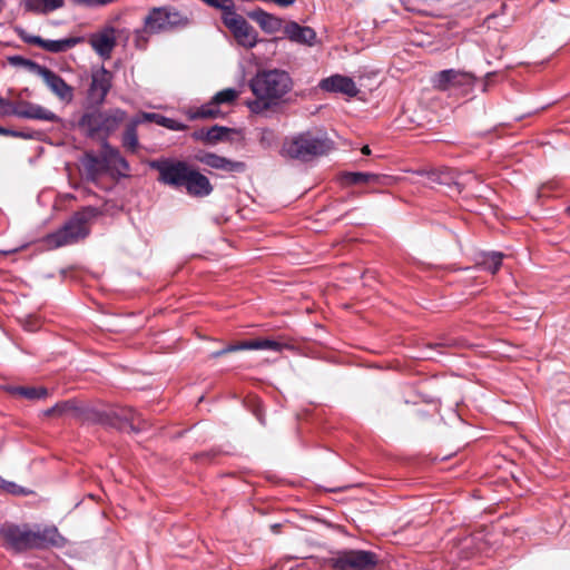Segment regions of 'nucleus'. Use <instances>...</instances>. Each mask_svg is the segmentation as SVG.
Segmentation results:
<instances>
[{"label":"nucleus","instance_id":"f3484780","mask_svg":"<svg viewBox=\"0 0 570 570\" xmlns=\"http://www.w3.org/2000/svg\"><path fill=\"white\" fill-rule=\"evenodd\" d=\"M283 32L292 42L312 47L316 42V32L312 27L301 26L296 21L287 22Z\"/></svg>","mask_w":570,"mask_h":570},{"label":"nucleus","instance_id":"412c9836","mask_svg":"<svg viewBox=\"0 0 570 570\" xmlns=\"http://www.w3.org/2000/svg\"><path fill=\"white\" fill-rule=\"evenodd\" d=\"M100 158L104 165L108 168H114L118 171L129 170V165L121 156L120 151L117 148L110 146L107 140L102 141Z\"/></svg>","mask_w":570,"mask_h":570},{"label":"nucleus","instance_id":"dca6fc26","mask_svg":"<svg viewBox=\"0 0 570 570\" xmlns=\"http://www.w3.org/2000/svg\"><path fill=\"white\" fill-rule=\"evenodd\" d=\"M16 116L19 118L45 120L51 122L61 121V119L55 112L40 105L29 101L17 102Z\"/></svg>","mask_w":570,"mask_h":570},{"label":"nucleus","instance_id":"f257e3e1","mask_svg":"<svg viewBox=\"0 0 570 570\" xmlns=\"http://www.w3.org/2000/svg\"><path fill=\"white\" fill-rule=\"evenodd\" d=\"M248 87L255 99L246 102L247 108L253 114L263 115L283 102L293 88V79L283 69H262L249 79Z\"/></svg>","mask_w":570,"mask_h":570},{"label":"nucleus","instance_id":"8fccbe9b","mask_svg":"<svg viewBox=\"0 0 570 570\" xmlns=\"http://www.w3.org/2000/svg\"><path fill=\"white\" fill-rule=\"evenodd\" d=\"M0 134H3V135H9L10 134V135H13V136H18L17 134L11 132V131H9V130H7L4 128H1V127H0Z\"/></svg>","mask_w":570,"mask_h":570},{"label":"nucleus","instance_id":"cd10ccee","mask_svg":"<svg viewBox=\"0 0 570 570\" xmlns=\"http://www.w3.org/2000/svg\"><path fill=\"white\" fill-rule=\"evenodd\" d=\"M503 254L501 252H484L479 256L478 265L492 274H495L502 265Z\"/></svg>","mask_w":570,"mask_h":570},{"label":"nucleus","instance_id":"58836bf2","mask_svg":"<svg viewBox=\"0 0 570 570\" xmlns=\"http://www.w3.org/2000/svg\"><path fill=\"white\" fill-rule=\"evenodd\" d=\"M17 111V104H12L3 98L0 97V115L2 116H16Z\"/></svg>","mask_w":570,"mask_h":570},{"label":"nucleus","instance_id":"393cba45","mask_svg":"<svg viewBox=\"0 0 570 570\" xmlns=\"http://www.w3.org/2000/svg\"><path fill=\"white\" fill-rule=\"evenodd\" d=\"M189 120L195 119H216L224 117V112L213 104V99L197 108H189L186 110Z\"/></svg>","mask_w":570,"mask_h":570},{"label":"nucleus","instance_id":"6e6552de","mask_svg":"<svg viewBox=\"0 0 570 570\" xmlns=\"http://www.w3.org/2000/svg\"><path fill=\"white\" fill-rule=\"evenodd\" d=\"M475 77L472 73L445 69L438 72L434 77V88L441 91L455 92L460 91L466 95L474 86Z\"/></svg>","mask_w":570,"mask_h":570},{"label":"nucleus","instance_id":"c9c22d12","mask_svg":"<svg viewBox=\"0 0 570 570\" xmlns=\"http://www.w3.org/2000/svg\"><path fill=\"white\" fill-rule=\"evenodd\" d=\"M14 394H19L29 400H37L46 397L48 394L47 389L45 387H27V386H18L12 390Z\"/></svg>","mask_w":570,"mask_h":570},{"label":"nucleus","instance_id":"f8f14e48","mask_svg":"<svg viewBox=\"0 0 570 570\" xmlns=\"http://www.w3.org/2000/svg\"><path fill=\"white\" fill-rule=\"evenodd\" d=\"M318 87L323 91L343 94L350 98L356 97L360 92L355 81L351 77L340 73H335L322 79L318 83Z\"/></svg>","mask_w":570,"mask_h":570},{"label":"nucleus","instance_id":"c03bdc74","mask_svg":"<svg viewBox=\"0 0 570 570\" xmlns=\"http://www.w3.org/2000/svg\"><path fill=\"white\" fill-rule=\"evenodd\" d=\"M114 0H90V8L100 7L112 2Z\"/></svg>","mask_w":570,"mask_h":570},{"label":"nucleus","instance_id":"0eeeda50","mask_svg":"<svg viewBox=\"0 0 570 570\" xmlns=\"http://www.w3.org/2000/svg\"><path fill=\"white\" fill-rule=\"evenodd\" d=\"M379 556L370 550L343 549L332 554L326 561L331 570H375Z\"/></svg>","mask_w":570,"mask_h":570},{"label":"nucleus","instance_id":"2eb2a0df","mask_svg":"<svg viewBox=\"0 0 570 570\" xmlns=\"http://www.w3.org/2000/svg\"><path fill=\"white\" fill-rule=\"evenodd\" d=\"M112 75L104 67L95 70L91 75L89 96L96 104H102L110 87Z\"/></svg>","mask_w":570,"mask_h":570},{"label":"nucleus","instance_id":"49530a36","mask_svg":"<svg viewBox=\"0 0 570 570\" xmlns=\"http://www.w3.org/2000/svg\"><path fill=\"white\" fill-rule=\"evenodd\" d=\"M70 1L73 2L75 4L90 8V0H70Z\"/></svg>","mask_w":570,"mask_h":570},{"label":"nucleus","instance_id":"72a5a7b5","mask_svg":"<svg viewBox=\"0 0 570 570\" xmlns=\"http://www.w3.org/2000/svg\"><path fill=\"white\" fill-rule=\"evenodd\" d=\"M473 184H479V177L473 171H456L455 191L458 194L462 193L465 188Z\"/></svg>","mask_w":570,"mask_h":570},{"label":"nucleus","instance_id":"4468645a","mask_svg":"<svg viewBox=\"0 0 570 570\" xmlns=\"http://www.w3.org/2000/svg\"><path fill=\"white\" fill-rule=\"evenodd\" d=\"M197 159L213 169L223 170L225 173H244L246 170L245 163L233 160L214 153H203L197 156Z\"/></svg>","mask_w":570,"mask_h":570},{"label":"nucleus","instance_id":"e433bc0d","mask_svg":"<svg viewBox=\"0 0 570 570\" xmlns=\"http://www.w3.org/2000/svg\"><path fill=\"white\" fill-rule=\"evenodd\" d=\"M238 95L239 92L235 88L223 89L212 97L213 104L217 107L222 104H232L238 98Z\"/></svg>","mask_w":570,"mask_h":570},{"label":"nucleus","instance_id":"a18cd8bd","mask_svg":"<svg viewBox=\"0 0 570 570\" xmlns=\"http://www.w3.org/2000/svg\"><path fill=\"white\" fill-rule=\"evenodd\" d=\"M494 76L493 72H488L485 75V80L483 81L482 83V91L485 92L488 90V83H489V80Z\"/></svg>","mask_w":570,"mask_h":570},{"label":"nucleus","instance_id":"aec40b11","mask_svg":"<svg viewBox=\"0 0 570 570\" xmlns=\"http://www.w3.org/2000/svg\"><path fill=\"white\" fill-rule=\"evenodd\" d=\"M417 175L425 176L432 184L446 186L451 191H455L456 170L451 168H441L432 170H417Z\"/></svg>","mask_w":570,"mask_h":570},{"label":"nucleus","instance_id":"7ed1b4c3","mask_svg":"<svg viewBox=\"0 0 570 570\" xmlns=\"http://www.w3.org/2000/svg\"><path fill=\"white\" fill-rule=\"evenodd\" d=\"M332 148L333 141L326 134L306 130L286 138L279 154L285 159L308 163L316 157L327 155Z\"/></svg>","mask_w":570,"mask_h":570},{"label":"nucleus","instance_id":"5701e85b","mask_svg":"<svg viewBox=\"0 0 570 570\" xmlns=\"http://www.w3.org/2000/svg\"><path fill=\"white\" fill-rule=\"evenodd\" d=\"M151 168L159 171V179L168 185L178 186V163L166 159L151 160L148 163Z\"/></svg>","mask_w":570,"mask_h":570},{"label":"nucleus","instance_id":"de8ad7c7","mask_svg":"<svg viewBox=\"0 0 570 570\" xmlns=\"http://www.w3.org/2000/svg\"><path fill=\"white\" fill-rule=\"evenodd\" d=\"M255 415L262 425L266 424L264 415L258 410L255 411Z\"/></svg>","mask_w":570,"mask_h":570},{"label":"nucleus","instance_id":"39448f33","mask_svg":"<svg viewBox=\"0 0 570 570\" xmlns=\"http://www.w3.org/2000/svg\"><path fill=\"white\" fill-rule=\"evenodd\" d=\"M91 422L117 429L121 432L138 434L148 426L140 413L131 407H115L109 411H89Z\"/></svg>","mask_w":570,"mask_h":570},{"label":"nucleus","instance_id":"2f4dec72","mask_svg":"<svg viewBox=\"0 0 570 570\" xmlns=\"http://www.w3.org/2000/svg\"><path fill=\"white\" fill-rule=\"evenodd\" d=\"M232 132H234L233 128L214 125L206 130V135H208L207 145H215L219 141H225Z\"/></svg>","mask_w":570,"mask_h":570},{"label":"nucleus","instance_id":"9d476101","mask_svg":"<svg viewBox=\"0 0 570 570\" xmlns=\"http://www.w3.org/2000/svg\"><path fill=\"white\" fill-rule=\"evenodd\" d=\"M222 20L239 46L252 49L257 45L258 35L256 30L236 10L228 17H222Z\"/></svg>","mask_w":570,"mask_h":570},{"label":"nucleus","instance_id":"b1692460","mask_svg":"<svg viewBox=\"0 0 570 570\" xmlns=\"http://www.w3.org/2000/svg\"><path fill=\"white\" fill-rule=\"evenodd\" d=\"M104 121V140L115 132L119 126L126 120L127 112L122 109L115 108L106 111H101Z\"/></svg>","mask_w":570,"mask_h":570},{"label":"nucleus","instance_id":"4be33fe9","mask_svg":"<svg viewBox=\"0 0 570 570\" xmlns=\"http://www.w3.org/2000/svg\"><path fill=\"white\" fill-rule=\"evenodd\" d=\"M79 127L89 137H102L104 138V121L101 111L86 112L79 120Z\"/></svg>","mask_w":570,"mask_h":570},{"label":"nucleus","instance_id":"a19ab883","mask_svg":"<svg viewBox=\"0 0 570 570\" xmlns=\"http://www.w3.org/2000/svg\"><path fill=\"white\" fill-rule=\"evenodd\" d=\"M206 130L207 128H199L197 130H195L193 132V137L196 139V140H202L204 141L205 144H207L208 141V135H206Z\"/></svg>","mask_w":570,"mask_h":570},{"label":"nucleus","instance_id":"603ef678","mask_svg":"<svg viewBox=\"0 0 570 570\" xmlns=\"http://www.w3.org/2000/svg\"><path fill=\"white\" fill-rule=\"evenodd\" d=\"M179 22H180V27H181V26H183V22H184L181 17H180V19H179Z\"/></svg>","mask_w":570,"mask_h":570},{"label":"nucleus","instance_id":"ea45409f","mask_svg":"<svg viewBox=\"0 0 570 570\" xmlns=\"http://www.w3.org/2000/svg\"><path fill=\"white\" fill-rule=\"evenodd\" d=\"M0 488L7 492L13 493V494H18V493L22 492V490L19 485H17L12 482H7V481L2 480L1 478H0Z\"/></svg>","mask_w":570,"mask_h":570},{"label":"nucleus","instance_id":"3c124183","mask_svg":"<svg viewBox=\"0 0 570 570\" xmlns=\"http://www.w3.org/2000/svg\"><path fill=\"white\" fill-rule=\"evenodd\" d=\"M179 128H180V130H183L185 128V126L183 124H180Z\"/></svg>","mask_w":570,"mask_h":570},{"label":"nucleus","instance_id":"6ab92c4d","mask_svg":"<svg viewBox=\"0 0 570 570\" xmlns=\"http://www.w3.org/2000/svg\"><path fill=\"white\" fill-rule=\"evenodd\" d=\"M247 16L258 23L261 29L268 35L279 31L283 27V19L276 17L262 8H256L247 13Z\"/></svg>","mask_w":570,"mask_h":570},{"label":"nucleus","instance_id":"a211bd4d","mask_svg":"<svg viewBox=\"0 0 570 570\" xmlns=\"http://www.w3.org/2000/svg\"><path fill=\"white\" fill-rule=\"evenodd\" d=\"M89 42L94 50L102 58H109L112 49L116 46L115 29L111 27L94 33Z\"/></svg>","mask_w":570,"mask_h":570},{"label":"nucleus","instance_id":"c85d7f7f","mask_svg":"<svg viewBox=\"0 0 570 570\" xmlns=\"http://www.w3.org/2000/svg\"><path fill=\"white\" fill-rule=\"evenodd\" d=\"M287 344H283L275 340L263 338V340H252L243 342V350H268L273 352H282Z\"/></svg>","mask_w":570,"mask_h":570},{"label":"nucleus","instance_id":"423d86ee","mask_svg":"<svg viewBox=\"0 0 570 570\" xmlns=\"http://www.w3.org/2000/svg\"><path fill=\"white\" fill-rule=\"evenodd\" d=\"M97 215L98 210L94 207L76 213L62 228L46 237L48 247L58 248L86 238L89 235L88 224Z\"/></svg>","mask_w":570,"mask_h":570},{"label":"nucleus","instance_id":"7c9ffc66","mask_svg":"<svg viewBox=\"0 0 570 570\" xmlns=\"http://www.w3.org/2000/svg\"><path fill=\"white\" fill-rule=\"evenodd\" d=\"M376 174L363 171H343L341 180L347 185H361L377 179Z\"/></svg>","mask_w":570,"mask_h":570},{"label":"nucleus","instance_id":"9b49d317","mask_svg":"<svg viewBox=\"0 0 570 570\" xmlns=\"http://www.w3.org/2000/svg\"><path fill=\"white\" fill-rule=\"evenodd\" d=\"M32 69L36 73L42 78L47 87L55 94L60 100L70 102L73 98V89L66 81L52 70L32 63Z\"/></svg>","mask_w":570,"mask_h":570},{"label":"nucleus","instance_id":"473e14b6","mask_svg":"<svg viewBox=\"0 0 570 570\" xmlns=\"http://www.w3.org/2000/svg\"><path fill=\"white\" fill-rule=\"evenodd\" d=\"M138 119H141V122L148 121V122H155L159 126L169 128V129H177L178 126L174 119L167 118L163 115L155 114V112H141L138 116H136Z\"/></svg>","mask_w":570,"mask_h":570},{"label":"nucleus","instance_id":"09e8293b","mask_svg":"<svg viewBox=\"0 0 570 570\" xmlns=\"http://www.w3.org/2000/svg\"><path fill=\"white\" fill-rule=\"evenodd\" d=\"M361 151L363 155H371V149L368 146H364Z\"/></svg>","mask_w":570,"mask_h":570},{"label":"nucleus","instance_id":"f704fd0d","mask_svg":"<svg viewBox=\"0 0 570 570\" xmlns=\"http://www.w3.org/2000/svg\"><path fill=\"white\" fill-rule=\"evenodd\" d=\"M455 342L452 340H445L439 343L429 344L422 351L421 357L426 360H435L438 354H442L441 348L454 346Z\"/></svg>","mask_w":570,"mask_h":570},{"label":"nucleus","instance_id":"ddd939ff","mask_svg":"<svg viewBox=\"0 0 570 570\" xmlns=\"http://www.w3.org/2000/svg\"><path fill=\"white\" fill-rule=\"evenodd\" d=\"M94 409L80 406L76 401L68 400L57 403L52 407L47 409L43 414L46 416L62 417L68 416L80 421H91L88 419V412Z\"/></svg>","mask_w":570,"mask_h":570},{"label":"nucleus","instance_id":"20e7f679","mask_svg":"<svg viewBox=\"0 0 570 570\" xmlns=\"http://www.w3.org/2000/svg\"><path fill=\"white\" fill-rule=\"evenodd\" d=\"M178 24V11L173 7H154L144 18V26L134 32V45L137 49L147 48L154 35L175 30Z\"/></svg>","mask_w":570,"mask_h":570},{"label":"nucleus","instance_id":"1a4fd4ad","mask_svg":"<svg viewBox=\"0 0 570 570\" xmlns=\"http://www.w3.org/2000/svg\"><path fill=\"white\" fill-rule=\"evenodd\" d=\"M180 187L195 198H204L213 193L209 179L197 169L180 160Z\"/></svg>","mask_w":570,"mask_h":570},{"label":"nucleus","instance_id":"79ce46f5","mask_svg":"<svg viewBox=\"0 0 570 570\" xmlns=\"http://www.w3.org/2000/svg\"><path fill=\"white\" fill-rule=\"evenodd\" d=\"M21 37H22L24 42H27L29 45H36V46H38V41H36V40H42V38H40L38 36H27V35L24 36V35H22Z\"/></svg>","mask_w":570,"mask_h":570},{"label":"nucleus","instance_id":"bb28decb","mask_svg":"<svg viewBox=\"0 0 570 570\" xmlns=\"http://www.w3.org/2000/svg\"><path fill=\"white\" fill-rule=\"evenodd\" d=\"M38 47L53 53L65 52L73 48L78 42V38H65L60 40H37Z\"/></svg>","mask_w":570,"mask_h":570},{"label":"nucleus","instance_id":"c756f323","mask_svg":"<svg viewBox=\"0 0 570 570\" xmlns=\"http://www.w3.org/2000/svg\"><path fill=\"white\" fill-rule=\"evenodd\" d=\"M26 9L37 13H47L63 6V0H27Z\"/></svg>","mask_w":570,"mask_h":570},{"label":"nucleus","instance_id":"a878e982","mask_svg":"<svg viewBox=\"0 0 570 570\" xmlns=\"http://www.w3.org/2000/svg\"><path fill=\"white\" fill-rule=\"evenodd\" d=\"M141 124V119L134 117L126 125L122 135V146L127 151L136 153L139 147L137 127Z\"/></svg>","mask_w":570,"mask_h":570},{"label":"nucleus","instance_id":"37998d69","mask_svg":"<svg viewBox=\"0 0 570 570\" xmlns=\"http://www.w3.org/2000/svg\"><path fill=\"white\" fill-rule=\"evenodd\" d=\"M10 61L14 65H28L32 68V63L31 61H28V60H24L23 58L19 57V56H16V57H12L10 58Z\"/></svg>","mask_w":570,"mask_h":570},{"label":"nucleus","instance_id":"f03ea898","mask_svg":"<svg viewBox=\"0 0 570 570\" xmlns=\"http://www.w3.org/2000/svg\"><path fill=\"white\" fill-rule=\"evenodd\" d=\"M0 539L7 549L21 552L56 544L59 533L56 528L31 529L28 524L6 522L0 527Z\"/></svg>","mask_w":570,"mask_h":570},{"label":"nucleus","instance_id":"4c0bfd02","mask_svg":"<svg viewBox=\"0 0 570 570\" xmlns=\"http://www.w3.org/2000/svg\"><path fill=\"white\" fill-rule=\"evenodd\" d=\"M237 351H244L243 350V342L242 343H236V344H229V345H227L226 347H224L222 350L212 352L210 353V357L212 358H217V357H220V356H223V355H225L227 353L237 352Z\"/></svg>","mask_w":570,"mask_h":570}]
</instances>
